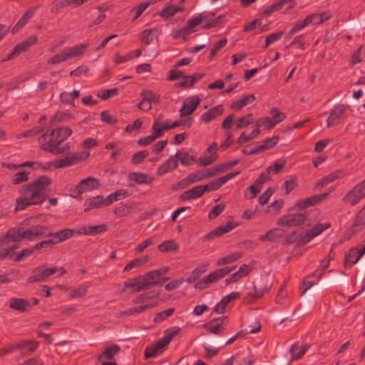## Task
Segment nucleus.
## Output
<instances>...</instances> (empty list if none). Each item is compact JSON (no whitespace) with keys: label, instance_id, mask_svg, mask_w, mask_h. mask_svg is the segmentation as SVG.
I'll list each match as a JSON object with an SVG mask.
<instances>
[{"label":"nucleus","instance_id":"obj_1","mask_svg":"<svg viewBox=\"0 0 365 365\" xmlns=\"http://www.w3.org/2000/svg\"><path fill=\"white\" fill-rule=\"evenodd\" d=\"M51 179L42 175L32 182L21 186L19 190V197L16 200L15 212L25 210L34 205L41 204L48 195V186Z\"/></svg>","mask_w":365,"mask_h":365},{"label":"nucleus","instance_id":"obj_2","mask_svg":"<svg viewBox=\"0 0 365 365\" xmlns=\"http://www.w3.org/2000/svg\"><path fill=\"white\" fill-rule=\"evenodd\" d=\"M71 129L67 127H61L53 129L50 133V143H43V150L51 153H60L63 150H59L58 148V145L64 141L71 134Z\"/></svg>","mask_w":365,"mask_h":365},{"label":"nucleus","instance_id":"obj_3","mask_svg":"<svg viewBox=\"0 0 365 365\" xmlns=\"http://www.w3.org/2000/svg\"><path fill=\"white\" fill-rule=\"evenodd\" d=\"M233 268L223 267L215 269L210 272L209 274L205 276L202 279L199 280L195 285V287L198 289H205L208 288L212 284L217 282L222 279L225 276L228 274L232 271Z\"/></svg>","mask_w":365,"mask_h":365},{"label":"nucleus","instance_id":"obj_4","mask_svg":"<svg viewBox=\"0 0 365 365\" xmlns=\"http://www.w3.org/2000/svg\"><path fill=\"white\" fill-rule=\"evenodd\" d=\"M307 220V215L302 212L289 213L281 216L277 221V225L280 227H298L301 226Z\"/></svg>","mask_w":365,"mask_h":365},{"label":"nucleus","instance_id":"obj_5","mask_svg":"<svg viewBox=\"0 0 365 365\" xmlns=\"http://www.w3.org/2000/svg\"><path fill=\"white\" fill-rule=\"evenodd\" d=\"M364 197H365V179L356 185L351 191L346 194L343 200L345 203L353 206L357 204Z\"/></svg>","mask_w":365,"mask_h":365},{"label":"nucleus","instance_id":"obj_6","mask_svg":"<svg viewBox=\"0 0 365 365\" xmlns=\"http://www.w3.org/2000/svg\"><path fill=\"white\" fill-rule=\"evenodd\" d=\"M364 197H365V179L356 185L351 191L346 194L343 200L345 203L353 206L357 204Z\"/></svg>","mask_w":365,"mask_h":365},{"label":"nucleus","instance_id":"obj_7","mask_svg":"<svg viewBox=\"0 0 365 365\" xmlns=\"http://www.w3.org/2000/svg\"><path fill=\"white\" fill-rule=\"evenodd\" d=\"M347 110L348 106L344 104L336 105L327 118V127L334 126L341 123L346 117Z\"/></svg>","mask_w":365,"mask_h":365},{"label":"nucleus","instance_id":"obj_8","mask_svg":"<svg viewBox=\"0 0 365 365\" xmlns=\"http://www.w3.org/2000/svg\"><path fill=\"white\" fill-rule=\"evenodd\" d=\"M217 143H212L206 150L200 155L197 161L201 166H207L215 162L218 158L217 152Z\"/></svg>","mask_w":365,"mask_h":365},{"label":"nucleus","instance_id":"obj_9","mask_svg":"<svg viewBox=\"0 0 365 365\" xmlns=\"http://www.w3.org/2000/svg\"><path fill=\"white\" fill-rule=\"evenodd\" d=\"M202 16H200V14L197 15L196 16L190 19L187 22L185 26L180 29L176 34L174 35V38H178L182 36L185 38L187 35L195 31V29L196 26L202 24V21L205 20Z\"/></svg>","mask_w":365,"mask_h":365},{"label":"nucleus","instance_id":"obj_10","mask_svg":"<svg viewBox=\"0 0 365 365\" xmlns=\"http://www.w3.org/2000/svg\"><path fill=\"white\" fill-rule=\"evenodd\" d=\"M228 318L226 316H222L212 319L208 323L204 324L203 327L209 332L219 334L225 329V326L228 324Z\"/></svg>","mask_w":365,"mask_h":365},{"label":"nucleus","instance_id":"obj_11","mask_svg":"<svg viewBox=\"0 0 365 365\" xmlns=\"http://www.w3.org/2000/svg\"><path fill=\"white\" fill-rule=\"evenodd\" d=\"M327 197V193L322 195H316L311 197H305L297 200L294 205V207L299 210H305L307 207L314 206L322 202Z\"/></svg>","mask_w":365,"mask_h":365},{"label":"nucleus","instance_id":"obj_12","mask_svg":"<svg viewBox=\"0 0 365 365\" xmlns=\"http://www.w3.org/2000/svg\"><path fill=\"white\" fill-rule=\"evenodd\" d=\"M200 103V98L198 96H192L187 98L180 109V116H186L192 114Z\"/></svg>","mask_w":365,"mask_h":365},{"label":"nucleus","instance_id":"obj_13","mask_svg":"<svg viewBox=\"0 0 365 365\" xmlns=\"http://www.w3.org/2000/svg\"><path fill=\"white\" fill-rule=\"evenodd\" d=\"M124 287L130 292H139L148 289L142 275L126 280Z\"/></svg>","mask_w":365,"mask_h":365},{"label":"nucleus","instance_id":"obj_14","mask_svg":"<svg viewBox=\"0 0 365 365\" xmlns=\"http://www.w3.org/2000/svg\"><path fill=\"white\" fill-rule=\"evenodd\" d=\"M251 271L252 267L250 264H243L240 267L237 271L232 273L229 276V277L225 279V284L228 285L232 283L237 282L247 277Z\"/></svg>","mask_w":365,"mask_h":365},{"label":"nucleus","instance_id":"obj_15","mask_svg":"<svg viewBox=\"0 0 365 365\" xmlns=\"http://www.w3.org/2000/svg\"><path fill=\"white\" fill-rule=\"evenodd\" d=\"M21 229L11 228L5 235H0V245H6L11 242H20L24 240Z\"/></svg>","mask_w":365,"mask_h":365},{"label":"nucleus","instance_id":"obj_16","mask_svg":"<svg viewBox=\"0 0 365 365\" xmlns=\"http://www.w3.org/2000/svg\"><path fill=\"white\" fill-rule=\"evenodd\" d=\"M169 130L168 127V120L165 119L163 115L154 119L153 123L151 127V132L158 138L163 136L165 132Z\"/></svg>","mask_w":365,"mask_h":365},{"label":"nucleus","instance_id":"obj_17","mask_svg":"<svg viewBox=\"0 0 365 365\" xmlns=\"http://www.w3.org/2000/svg\"><path fill=\"white\" fill-rule=\"evenodd\" d=\"M100 186L98 181L92 177L82 180L75 187V191L78 193L90 192L95 189H98Z\"/></svg>","mask_w":365,"mask_h":365},{"label":"nucleus","instance_id":"obj_18","mask_svg":"<svg viewBox=\"0 0 365 365\" xmlns=\"http://www.w3.org/2000/svg\"><path fill=\"white\" fill-rule=\"evenodd\" d=\"M175 155L182 165L187 166L193 164L195 155L192 150L190 149H181L176 151Z\"/></svg>","mask_w":365,"mask_h":365},{"label":"nucleus","instance_id":"obj_19","mask_svg":"<svg viewBox=\"0 0 365 365\" xmlns=\"http://www.w3.org/2000/svg\"><path fill=\"white\" fill-rule=\"evenodd\" d=\"M48 277L46 267L45 265L38 266L32 269L31 276L27 279V284L43 282Z\"/></svg>","mask_w":365,"mask_h":365},{"label":"nucleus","instance_id":"obj_20","mask_svg":"<svg viewBox=\"0 0 365 365\" xmlns=\"http://www.w3.org/2000/svg\"><path fill=\"white\" fill-rule=\"evenodd\" d=\"M178 166V162L175 155H170L168 159L162 164L157 170V175L163 176L166 173L173 171Z\"/></svg>","mask_w":365,"mask_h":365},{"label":"nucleus","instance_id":"obj_21","mask_svg":"<svg viewBox=\"0 0 365 365\" xmlns=\"http://www.w3.org/2000/svg\"><path fill=\"white\" fill-rule=\"evenodd\" d=\"M47 227L44 226H35L23 231L24 240H34L41 236L46 235Z\"/></svg>","mask_w":365,"mask_h":365},{"label":"nucleus","instance_id":"obj_22","mask_svg":"<svg viewBox=\"0 0 365 365\" xmlns=\"http://www.w3.org/2000/svg\"><path fill=\"white\" fill-rule=\"evenodd\" d=\"M329 227V223H319L314 225L312 229L307 230L305 235L303 237V241L306 243L309 242L314 237L319 235L324 230L328 229Z\"/></svg>","mask_w":365,"mask_h":365},{"label":"nucleus","instance_id":"obj_23","mask_svg":"<svg viewBox=\"0 0 365 365\" xmlns=\"http://www.w3.org/2000/svg\"><path fill=\"white\" fill-rule=\"evenodd\" d=\"M224 112V108L222 105H217L210 108L207 112L204 113L200 120L204 123H207L211 120L215 119L217 117L221 115Z\"/></svg>","mask_w":365,"mask_h":365},{"label":"nucleus","instance_id":"obj_24","mask_svg":"<svg viewBox=\"0 0 365 365\" xmlns=\"http://www.w3.org/2000/svg\"><path fill=\"white\" fill-rule=\"evenodd\" d=\"M37 41L36 36H31L26 41L16 45L13 51L8 55L7 59L11 58L14 56L19 55L21 53L26 51L31 45Z\"/></svg>","mask_w":365,"mask_h":365},{"label":"nucleus","instance_id":"obj_25","mask_svg":"<svg viewBox=\"0 0 365 365\" xmlns=\"http://www.w3.org/2000/svg\"><path fill=\"white\" fill-rule=\"evenodd\" d=\"M269 286H265L263 287H257L256 286H252L250 288L249 292L245 297V301L246 302L250 303L254 300L262 297L265 292H267L269 289Z\"/></svg>","mask_w":365,"mask_h":365},{"label":"nucleus","instance_id":"obj_26","mask_svg":"<svg viewBox=\"0 0 365 365\" xmlns=\"http://www.w3.org/2000/svg\"><path fill=\"white\" fill-rule=\"evenodd\" d=\"M365 225V205L364 207L357 213L354 217L351 225L349 227V232L351 234H355L361 230Z\"/></svg>","mask_w":365,"mask_h":365},{"label":"nucleus","instance_id":"obj_27","mask_svg":"<svg viewBox=\"0 0 365 365\" xmlns=\"http://www.w3.org/2000/svg\"><path fill=\"white\" fill-rule=\"evenodd\" d=\"M9 307L20 312H25L31 308V304L29 301L23 298H11Z\"/></svg>","mask_w":365,"mask_h":365},{"label":"nucleus","instance_id":"obj_28","mask_svg":"<svg viewBox=\"0 0 365 365\" xmlns=\"http://www.w3.org/2000/svg\"><path fill=\"white\" fill-rule=\"evenodd\" d=\"M240 296L239 292H232L227 295L225 296L220 302H219L215 307L214 310L215 312L221 314L225 310L227 304L232 300L237 299Z\"/></svg>","mask_w":365,"mask_h":365},{"label":"nucleus","instance_id":"obj_29","mask_svg":"<svg viewBox=\"0 0 365 365\" xmlns=\"http://www.w3.org/2000/svg\"><path fill=\"white\" fill-rule=\"evenodd\" d=\"M255 101V96L253 94L242 96L240 99L232 102L230 108L235 110H240L245 106L253 103Z\"/></svg>","mask_w":365,"mask_h":365},{"label":"nucleus","instance_id":"obj_30","mask_svg":"<svg viewBox=\"0 0 365 365\" xmlns=\"http://www.w3.org/2000/svg\"><path fill=\"white\" fill-rule=\"evenodd\" d=\"M206 187L205 185H197L183 192L182 197L186 200H190L199 198L206 192Z\"/></svg>","mask_w":365,"mask_h":365},{"label":"nucleus","instance_id":"obj_31","mask_svg":"<svg viewBox=\"0 0 365 365\" xmlns=\"http://www.w3.org/2000/svg\"><path fill=\"white\" fill-rule=\"evenodd\" d=\"M184 11L183 6H178L173 4L166 5L159 13V16L163 19H169L177 13Z\"/></svg>","mask_w":365,"mask_h":365},{"label":"nucleus","instance_id":"obj_32","mask_svg":"<svg viewBox=\"0 0 365 365\" xmlns=\"http://www.w3.org/2000/svg\"><path fill=\"white\" fill-rule=\"evenodd\" d=\"M284 235V230L280 228H273L269 230L266 234L261 235L259 240L262 242H275L278 239L282 237Z\"/></svg>","mask_w":365,"mask_h":365},{"label":"nucleus","instance_id":"obj_33","mask_svg":"<svg viewBox=\"0 0 365 365\" xmlns=\"http://www.w3.org/2000/svg\"><path fill=\"white\" fill-rule=\"evenodd\" d=\"M87 47V43H81L73 46L66 47L64 48V50L66 51L68 59H71L83 55Z\"/></svg>","mask_w":365,"mask_h":365},{"label":"nucleus","instance_id":"obj_34","mask_svg":"<svg viewBox=\"0 0 365 365\" xmlns=\"http://www.w3.org/2000/svg\"><path fill=\"white\" fill-rule=\"evenodd\" d=\"M85 212H88L92 209H98L101 207H105L104 197L101 195L87 199L84 202Z\"/></svg>","mask_w":365,"mask_h":365},{"label":"nucleus","instance_id":"obj_35","mask_svg":"<svg viewBox=\"0 0 365 365\" xmlns=\"http://www.w3.org/2000/svg\"><path fill=\"white\" fill-rule=\"evenodd\" d=\"M36 11V8H32L26 11L23 16L20 18L16 25L12 28L11 32L13 34L16 33L19 29L23 28L27 22L33 17Z\"/></svg>","mask_w":365,"mask_h":365},{"label":"nucleus","instance_id":"obj_36","mask_svg":"<svg viewBox=\"0 0 365 365\" xmlns=\"http://www.w3.org/2000/svg\"><path fill=\"white\" fill-rule=\"evenodd\" d=\"M73 235V230L70 229H63L55 233H49L46 235L51 237H53L56 244L62 242L69 238Z\"/></svg>","mask_w":365,"mask_h":365},{"label":"nucleus","instance_id":"obj_37","mask_svg":"<svg viewBox=\"0 0 365 365\" xmlns=\"http://www.w3.org/2000/svg\"><path fill=\"white\" fill-rule=\"evenodd\" d=\"M107 225L104 224L94 226H83L80 228L78 233L86 235H96L104 232L107 230Z\"/></svg>","mask_w":365,"mask_h":365},{"label":"nucleus","instance_id":"obj_38","mask_svg":"<svg viewBox=\"0 0 365 365\" xmlns=\"http://www.w3.org/2000/svg\"><path fill=\"white\" fill-rule=\"evenodd\" d=\"M160 293L156 291H150L143 293L133 299V303H151L152 301L158 298Z\"/></svg>","mask_w":365,"mask_h":365},{"label":"nucleus","instance_id":"obj_39","mask_svg":"<svg viewBox=\"0 0 365 365\" xmlns=\"http://www.w3.org/2000/svg\"><path fill=\"white\" fill-rule=\"evenodd\" d=\"M205 179L202 170H199L195 172L190 173L186 178L182 179L181 182L187 186L190 184L201 181Z\"/></svg>","mask_w":365,"mask_h":365},{"label":"nucleus","instance_id":"obj_40","mask_svg":"<svg viewBox=\"0 0 365 365\" xmlns=\"http://www.w3.org/2000/svg\"><path fill=\"white\" fill-rule=\"evenodd\" d=\"M70 164L67 158V155L62 159L55 160L52 161H49L46 163V166L44 167V171H48L52 170L53 168L58 169L63 168L66 167H69Z\"/></svg>","mask_w":365,"mask_h":365},{"label":"nucleus","instance_id":"obj_41","mask_svg":"<svg viewBox=\"0 0 365 365\" xmlns=\"http://www.w3.org/2000/svg\"><path fill=\"white\" fill-rule=\"evenodd\" d=\"M210 264L208 263H202L197 265L191 272L189 277L187 279V281L189 283L195 282L197 280L201 274L206 272Z\"/></svg>","mask_w":365,"mask_h":365},{"label":"nucleus","instance_id":"obj_42","mask_svg":"<svg viewBox=\"0 0 365 365\" xmlns=\"http://www.w3.org/2000/svg\"><path fill=\"white\" fill-rule=\"evenodd\" d=\"M90 154L88 152L82 151L79 153H72L67 155V158L70 164V166L76 165L79 162L86 160L89 157Z\"/></svg>","mask_w":365,"mask_h":365},{"label":"nucleus","instance_id":"obj_43","mask_svg":"<svg viewBox=\"0 0 365 365\" xmlns=\"http://www.w3.org/2000/svg\"><path fill=\"white\" fill-rule=\"evenodd\" d=\"M90 154L88 152L82 151L79 153H72L67 155V158L70 164V166L76 165L79 162L86 160L89 157Z\"/></svg>","mask_w":365,"mask_h":365},{"label":"nucleus","instance_id":"obj_44","mask_svg":"<svg viewBox=\"0 0 365 365\" xmlns=\"http://www.w3.org/2000/svg\"><path fill=\"white\" fill-rule=\"evenodd\" d=\"M128 180L139 184H149L153 181V179L148 175L140 172L130 173Z\"/></svg>","mask_w":365,"mask_h":365},{"label":"nucleus","instance_id":"obj_45","mask_svg":"<svg viewBox=\"0 0 365 365\" xmlns=\"http://www.w3.org/2000/svg\"><path fill=\"white\" fill-rule=\"evenodd\" d=\"M242 255L240 252H235L233 253H231L228 255H226V256L219 259L217 261L216 264L217 266H222V265H226V264L233 263V262H236L237 260H238L242 257Z\"/></svg>","mask_w":365,"mask_h":365},{"label":"nucleus","instance_id":"obj_46","mask_svg":"<svg viewBox=\"0 0 365 365\" xmlns=\"http://www.w3.org/2000/svg\"><path fill=\"white\" fill-rule=\"evenodd\" d=\"M308 344H299L298 343H294L290 348V351L292 354L293 359H300L303 356L308 349Z\"/></svg>","mask_w":365,"mask_h":365},{"label":"nucleus","instance_id":"obj_47","mask_svg":"<svg viewBox=\"0 0 365 365\" xmlns=\"http://www.w3.org/2000/svg\"><path fill=\"white\" fill-rule=\"evenodd\" d=\"M119 351V347L117 345L108 346L105 351L98 356V361L112 359Z\"/></svg>","mask_w":365,"mask_h":365},{"label":"nucleus","instance_id":"obj_48","mask_svg":"<svg viewBox=\"0 0 365 365\" xmlns=\"http://www.w3.org/2000/svg\"><path fill=\"white\" fill-rule=\"evenodd\" d=\"M361 257H359V250L357 248L351 249L346 255L344 264L346 267H351L355 264Z\"/></svg>","mask_w":365,"mask_h":365},{"label":"nucleus","instance_id":"obj_49","mask_svg":"<svg viewBox=\"0 0 365 365\" xmlns=\"http://www.w3.org/2000/svg\"><path fill=\"white\" fill-rule=\"evenodd\" d=\"M145 279V282L147 287L149 288L150 286L157 284L159 283V273L157 270L150 271L143 275H142Z\"/></svg>","mask_w":365,"mask_h":365},{"label":"nucleus","instance_id":"obj_50","mask_svg":"<svg viewBox=\"0 0 365 365\" xmlns=\"http://www.w3.org/2000/svg\"><path fill=\"white\" fill-rule=\"evenodd\" d=\"M150 260L148 256H144L143 257L136 258L130 262H128L124 267L123 272H128L134 268H138L145 264Z\"/></svg>","mask_w":365,"mask_h":365},{"label":"nucleus","instance_id":"obj_51","mask_svg":"<svg viewBox=\"0 0 365 365\" xmlns=\"http://www.w3.org/2000/svg\"><path fill=\"white\" fill-rule=\"evenodd\" d=\"M279 141V138L278 136H272L271 138H267L264 140L260 145L257 146L258 150L260 152L264 151L266 150H269L276 145Z\"/></svg>","mask_w":365,"mask_h":365},{"label":"nucleus","instance_id":"obj_52","mask_svg":"<svg viewBox=\"0 0 365 365\" xmlns=\"http://www.w3.org/2000/svg\"><path fill=\"white\" fill-rule=\"evenodd\" d=\"M260 134V130L258 128L254 129L250 134L247 135L245 133H242L237 138V143L243 145L253 139L257 138Z\"/></svg>","mask_w":365,"mask_h":365},{"label":"nucleus","instance_id":"obj_53","mask_svg":"<svg viewBox=\"0 0 365 365\" xmlns=\"http://www.w3.org/2000/svg\"><path fill=\"white\" fill-rule=\"evenodd\" d=\"M143 304L141 306H138L133 308H130L126 311V314L129 315L132 314H138L142 312H144L147 309L155 307L158 305V302H151V303H143Z\"/></svg>","mask_w":365,"mask_h":365},{"label":"nucleus","instance_id":"obj_54","mask_svg":"<svg viewBox=\"0 0 365 365\" xmlns=\"http://www.w3.org/2000/svg\"><path fill=\"white\" fill-rule=\"evenodd\" d=\"M38 343L34 340H25L17 343L18 349H21L25 353L32 352L37 348Z\"/></svg>","mask_w":365,"mask_h":365},{"label":"nucleus","instance_id":"obj_55","mask_svg":"<svg viewBox=\"0 0 365 365\" xmlns=\"http://www.w3.org/2000/svg\"><path fill=\"white\" fill-rule=\"evenodd\" d=\"M341 172L339 170L334 171L333 173H329V175L322 178L318 182V187H324L328 184L334 182L335 180L338 179L340 177Z\"/></svg>","mask_w":365,"mask_h":365},{"label":"nucleus","instance_id":"obj_56","mask_svg":"<svg viewBox=\"0 0 365 365\" xmlns=\"http://www.w3.org/2000/svg\"><path fill=\"white\" fill-rule=\"evenodd\" d=\"M297 186V180L296 177L292 176L289 179L286 180L282 185V190H284V195L289 194Z\"/></svg>","mask_w":365,"mask_h":365},{"label":"nucleus","instance_id":"obj_57","mask_svg":"<svg viewBox=\"0 0 365 365\" xmlns=\"http://www.w3.org/2000/svg\"><path fill=\"white\" fill-rule=\"evenodd\" d=\"M253 123V116L252 113H248L244 116L239 118L236 121V128L242 129L247 128Z\"/></svg>","mask_w":365,"mask_h":365},{"label":"nucleus","instance_id":"obj_58","mask_svg":"<svg viewBox=\"0 0 365 365\" xmlns=\"http://www.w3.org/2000/svg\"><path fill=\"white\" fill-rule=\"evenodd\" d=\"M178 247V243L173 240H166L158 245V249L163 252L175 251L177 250Z\"/></svg>","mask_w":365,"mask_h":365},{"label":"nucleus","instance_id":"obj_59","mask_svg":"<svg viewBox=\"0 0 365 365\" xmlns=\"http://www.w3.org/2000/svg\"><path fill=\"white\" fill-rule=\"evenodd\" d=\"M140 96L144 101L149 102L150 103H158L160 100V96L155 94L152 91L146 90L143 91L140 93Z\"/></svg>","mask_w":365,"mask_h":365},{"label":"nucleus","instance_id":"obj_60","mask_svg":"<svg viewBox=\"0 0 365 365\" xmlns=\"http://www.w3.org/2000/svg\"><path fill=\"white\" fill-rule=\"evenodd\" d=\"M262 187L256 183L249 186L245 191V197L248 200L253 199L257 197V194L261 191Z\"/></svg>","mask_w":365,"mask_h":365},{"label":"nucleus","instance_id":"obj_61","mask_svg":"<svg viewBox=\"0 0 365 365\" xmlns=\"http://www.w3.org/2000/svg\"><path fill=\"white\" fill-rule=\"evenodd\" d=\"M255 127L258 129L261 127H264L266 130H271L274 127V125L269 117L265 116L259 118L255 122Z\"/></svg>","mask_w":365,"mask_h":365},{"label":"nucleus","instance_id":"obj_62","mask_svg":"<svg viewBox=\"0 0 365 365\" xmlns=\"http://www.w3.org/2000/svg\"><path fill=\"white\" fill-rule=\"evenodd\" d=\"M89 284H81L77 288L73 289L69 293L71 298L81 297L86 294Z\"/></svg>","mask_w":365,"mask_h":365},{"label":"nucleus","instance_id":"obj_63","mask_svg":"<svg viewBox=\"0 0 365 365\" xmlns=\"http://www.w3.org/2000/svg\"><path fill=\"white\" fill-rule=\"evenodd\" d=\"M269 113L272 115V117L270 118L272 123H274V126L277 124L282 122L286 118V115L284 113L280 112L276 108H272L269 111Z\"/></svg>","mask_w":365,"mask_h":365},{"label":"nucleus","instance_id":"obj_64","mask_svg":"<svg viewBox=\"0 0 365 365\" xmlns=\"http://www.w3.org/2000/svg\"><path fill=\"white\" fill-rule=\"evenodd\" d=\"M155 38V32L151 29L144 30L140 35V38L145 45L153 43Z\"/></svg>","mask_w":365,"mask_h":365}]
</instances>
